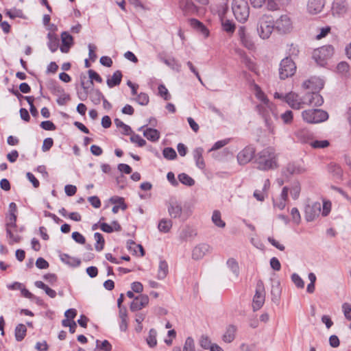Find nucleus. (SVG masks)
Masks as SVG:
<instances>
[{
  "label": "nucleus",
  "mask_w": 351,
  "mask_h": 351,
  "mask_svg": "<svg viewBox=\"0 0 351 351\" xmlns=\"http://www.w3.org/2000/svg\"><path fill=\"white\" fill-rule=\"evenodd\" d=\"M258 168L267 171L277 168V155L272 147H267L258 153L256 160Z\"/></svg>",
  "instance_id": "nucleus-1"
},
{
  "label": "nucleus",
  "mask_w": 351,
  "mask_h": 351,
  "mask_svg": "<svg viewBox=\"0 0 351 351\" xmlns=\"http://www.w3.org/2000/svg\"><path fill=\"white\" fill-rule=\"evenodd\" d=\"M289 193L293 199H298L301 193L300 182L298 180H295L291 183L290 186H284L282 189L279 200H274V206L278 207L280 210L284 209L286 206V202L288 199Z\"/></svg>",
  "instance_id": "nucleus-2"
},
{
  "label": "nucleus",
  "mask_w": 351,
  "mask_h": 351,
  "mask_svg": "<svg viewBox=\"0 0 351 351\" xmlns=\"http://www.w3.org/2000/svg\"><path fill=\"white\" fill-rule=\"evenodd\" d=\"M274 28V22L271 16L263 14L259 17L256 30L258 36L261 38H269Z\"/></svg>",
  "instance_id": "nucleus-3"
},
{
  "label": "nucleus",
  "mask_w": 351,
  "mask_h": 351,
  "mask_svg": "<svg viewBox=\"0 0 351 351\" xmlns=\"http://www.w3.org/2000/svg\"><path fill=\"white\" fill-rule=\"evenodd\" d=\"M232 9L237 21L244 23L247 20L250 15V7L245 0H233Z\"/></svg>",
  "instance_id": "nucleus-4"
},
{
  "label": "nucleus",
  "mask_w": 351,
  "mask_h": 351,
  "mask_svg": "<svg viewBox=\"0 0 351 351\" xmlns=\"http://www.w3.org/2000/svg\"><path fill=\"white\" fill-rule=\"evenodd\" d=\"M303 120L308 123H319L328 119L327 112L321 109L306 110L302 112Z\"/></svg>",
  "instance_id": "nucleus-5"
},
{
  "label": "nucleus",
  "mask_w": 351,
  "mask_h": 351,
  "mask_svg": "<svg viewBox=\"0 0 351 351\" xmlns=\"http://www.w3.org/2000/svg\"><path fill=\"white\" fill-rule=\"evenodd\" d=\"M334 49L330 45H325L314 50L313 53V58L315 62L324 66L326 61L333 55Z\"/></svg>",
  "instance_id": "nucleus-6"
},
{
  "label": "nucleus",
  "mask_w": 351,
  "mask_h": 351,
  "mask_svg": "<svg viewBox=\"0 0 351 351\" xmlns=\"http://www.w3.org/2000/svg\"><path fill=\"white\" fill-rule=\"evenodd\" d=\"M296 70V66L294 62L290 58H284L280 64L279 69L280 77L285 80L289 77L292 76Z\"/></svg>",
  "instance_id": "nucleus-7"
},
{
  "label": "nucleus",
  "mask_w": 351,
  "mask_h": 351,
  "mask_svg": "<svg viewBox=\"0 0 351 351\" xmlns=\"http://www.w3.org/2000/svg\"><path fill=\"white\" fill-rule=\"evenodd\" d=\"M265 291L263 281L258 280L256 286V291L253 298L252 307L254 311L260 309L265 303Z\"/></svg>",
  "instance_id": "nucleus-8"
},
{
  "label": "nucleus",
  "mask_w": 351,
  "mask_h": 351,
  "mask_svg": "<svg viewBox=\"0 0 351 351\" xmlns=\"http://www.w3.org/2000/svg\"><path fill=\"white\" fill-rule=\"evenodd\" d=\"M275 29L282 34H288L293 29V23L291 18L285 14L280 16L274 23Z\"/></svg>",
  "instance_id": "nucleus-9"
},
{
  "label": "nucleus",
  "mask_w": 351,
  "mask_h": 351,
  "mask_svg": "<svg viewBox=\"0 0 351 351\" xmlns=\"http://www.w3.org/2000/svg\"><path fill=\"white\" fill-rule=\"evenodd\" d=\"M306 171V169L302 163L292 162L288 163L282 169V174L285 176L300 175Z\"/></svg>",
  "instance_id": "nucleus-10"
},
{
  "label": "nucleus",
  "mask_w": 351,
  "mask_h": 351,
  "mask_svg": "<svg viewBox=\"0 0 351 351\" xmlns=\"http://www.w3.org/2000/svg\"><path fill=\"white\" fill-rule=\"evenodd\" d=\"M257 110L260 114L264 118L265 121L267 126L270 125V118L271 115L276 116L274 112V105L269 101L268 104H260L256 106Z\"/></svg>",
  "instance_id": "nucleus-11"
},
{
  "label": "nucleus",
  "mask_w": 351,
  "mask_h": 351,
  "mask_svg": "<svg viewBox=\"0 0 351 351\" xmlns=\"http://www.w3.org/2000/svg\"><path fill=\"white\" fill-rule=\"evenodd\" d=\"M285 101L293 109L300 110L304 108L303 97H301L294 92H290L285 95Z\"/></svg>",
  "instance_id": "nucleus-12"
},
{
  "label": "nucleus",
  "mask_w": 351,
  "mask_h": 351,
  "mask_svg": "<svg viewBox=\"0 0 351 351\" xmlns=\"http://www.w3.org/2000/svg\"><path fill=\"white\" fill-rule=\"evenodd\" d=\"M321 204L313 202L306 206L304 209V217L307 221H314L320 214Z\"/></svg>",
  "instance_id": "nucleus-13"
},
{
  "label": "nucleus",
  "mask_w": 351,
  "mask_h": 351,
  "mask_svg": "<svg viewBox=\"0 0 351 351\" xmlns=\"http://www.w3.org/2000/svg\"><path fill=\"white\" fill-rule=\"evenodd\" d=\"M324 81L317 77H312L309 80L304 82L302 87L305 90H309L311 92H319L324 87Z\"/></svg>",
  "instance_id": "nucleus-14"
},
{
  "label": "nucleus",
  "mask_w": 351,
  "mask_h": 351,
  "mask_svg": "<svg viewBox=\"0 0 351 351\" xmlns=\"http://www.w3.org/2000/svg\"><path fill=\"white\" fill-rule=\"evenodd\" d=\"M212 252V247L206 243H200L196 245L192 251V258L194 260H200L206 254Z\"/></svg>",
  "instance_id": "nucleus-15"
},
{
  "label": "nucleus",
  "mask_w": 351,
  "mask_h": 351,
  "mask_svg": "<svg viewBox=\"0 0 351 351\" xmlns=\"http://www.w3.org/2000/svg\"><path fill=\"white\" fill-rule=\"evenodd\" d=\"M254 154L255 149L254 147L250 146L245 147L237 155L238 162L241 165L248 163L253 158Z\"/></svg>",
  "instance_id": "nucleus-16"
},
{
  "label": "nucleus",
  "mask_w": 351,
  "mask_h": 351,
  "mask_svg": "<svg viewBox=\"0 0 351 351\" xmlns=\"http://www.w3.org/2000/svg\"><path fill=\"white\" fill-rule=\"evenodd\" d=\"M149 297L145 294H141L134 298L130 304V308L132 311H138L146 307L149 304Z\"/></svg>",
  "instance_id": "nucleus-17"
},
{
  "label": "nucleus",
  "mask_w": 351,
  "mask_h": 351,
  "mask_svg": "<svg viewBox=\"0 0 351 351\" xmlns=\"http://www.w3.org/2000/svg\"><path fill=\"white\" fill-rule=\"evenodd\" d=\"M239 40L241 44L248 49H254L255 47L254 43L252 36L246 32L244 27H241L238 30Z\"/></svg>",
  "instance_id": "nucleus-18"
},
{
  "label": "nucleus",
  "mask_w": 351,
  "mask_h": 351,
  "mask_svg": "<svg viewBox=\"0 0 351 351\" xmlns=\"http://www.w3.org/2000/svg\"><path fill=\"white\" fill-rule=\"evenodd\" d=\"M348 4L346 0H333L332 12L333 15L341 16L348 11Z\"/></svg>",
  "instance_id": "nucleus-19"
},
{
  "label": "nucleus",
  "mask_w": 351,
  "mask_h": 351,
  "mask_svg": "<svg viewBox=\"0 0 351 351\" xmlns=\"http://www.w3.org/2000/svg\"><path fill=\"white\" fill-rule=\"evenodd\" d=\"M298 140L302 143H309L313 141V133L308 129L302 128L298 130L295 133Z\"/></svg>",
  "instance_id": "nucleus-20"
},
{
  "label": "nucleus",
  "mask_w": 351,
  "mask_h": 351,
  "mask_svg": "<svg viewBox=\"0 0 351 351\" xmlns=\"http://www.w3.org/2000/svg\"><path fill=\"white\" fill-rule=\"evenodd\" d=\"M324 6V0H308L307 10L310 14H316L322 10Z\"/></svg>",
  "instance_id": "nucleus-21"
},
{
  "label": "nucleus",
  "mask_w": 351,
  "mask_h": 351,
  "mask_svg": "<svg viewBox=\"0 0 351 351\" xmlns=\"http://www.w3.org/2000/svg\"><path fill=\"white\" fill-rule=\"evenodd\" d=\"M61 40L60 51L62 53H67L73 44V37L67 32H63L61 34Z\"/></svg>",
  "instance_id": "nucleus-22"
},
{
  "label": "nucleus",
  "mask_w": 351,
  "mask_h": 351,
  "mask_svg": "<svg viewBox=\"0 0 351 351\" xmlns=\"http://www.w3.org/2000/svg\"><path fill=\"white\" fill-rule=\"evenodd\" d=\"M270 187V182L269 179H266L264 181V184L262 190H255L254 192V197L258 200L263 202L265 197L267 195V191Z\"/></svg>",
  "instance_id": "nucleus-23"
},
{
  "label": "nucleus",
  "mask_w": 351,
  "mask_h": 351,
  "mask_svg": "<svg viewBox=\"0 0 351 351\" xmlns=\"http://www.w3.org/2000/svg\"><path fill=\"white\" fill-rule=\"evenodd\" d=\"M237 328L234 325H229L222 336V339L226 343H231L234 341L236 337Z\"/></svg>",
  "instance_id": "nucleus-24"
},
{
  "label": "nucleus",
  "mask_w": 351,
  "mask_h": 351,
  "mask_svg": "<svg viewBox=\"0 0 351 351\" xmlns=\"http://www.w3.org/2000/svg\"><path fill=\"white\" fill-rule=\"evenodd\" d=\"M47 38L49 40L47 46L50 51L54 53L59 47V38L56 34L51 32L47 34Z\"/></svg>",
  "instance_id": "nucleus-25"
},
{
  "label": "nucleus",
  "mask_w": 351,
  "mask_h": 351,
  "mask_svg": "<svg viewBox=\"0 0 351 351\" xmlns=\"http://www.w3.org/2000/svg\"><path fill=\"white\" fill-rule=\"evenodd\" d=\"M203 152L204 150L201 147H197L193 151V157L195 160L196 165L200 169H203L205 167V164L202 156Z\"/></svg>",
  "instance_id": "nucleus-26"
},
{
  "label": "nucleus",
  "mask_w": 351,
  "mask_h": 351,
  "mask_svg": "<svg viewBox=\"0 0 351 351\" xmlns=\"http://www.w3.org/2000/svg\"><path fill=\"white\" fill-rule=\"evenodd\" d=\"M190 24L193 28L200 32L205 38L208 36V29L200 21L197 19H192L190 20Z\"/></svg>",
  "instance_id": "nucleus-27"
},
{
  "label": "nucleus",
  "mask_w": 351,
  "mask_h": 351,
  "mask_svg": "<svg viewBox=\"0 0 351 351\" xmlns=\"http://www.w3.org/2000/svg\"><path fill=\"white\" fill-rule=\"evenodd\" d=\"M122 79V73L120 71H115L110 78L107 80V85L110 88L118 86L120 84Z\"/></svg>",
  "instance_id": "nucleus-28"
},
{
  "label": "nucleus",
  "mask_w": 351,
  "mask_h": 351,
  "mask_svg": "<svg viewBox=\"0 0 351 351\" xmlns=\"http://www.w3.org/2000/svg\"><path fill=\"white\" fill-rule=\"evenodd\" d=\"M119 317L121 319L119 328L121 331H126L128 329V313L126 308H121L119 311Z\"/></svg>",
  "instance_id": "nucleus-29"
},
{
  "label": "nucleus",
  "mask_w": 351,
  "mask_h": 351,
  "mask_svg": "<svg viewBox=\"0 0 351 351\" xmlns=\"http://www.w3.org/2000/svg\"><path fill=\"white\" fill-rule=\"evenodd\" d=\"M143 135L149 141L152 142L157 141L160 138V132L156 129L154 128H147L144 130Z\"/></svg>",
  "instance_id": "nucleus-30"
},
{
  "label": "nucleus",
  "mask_w": 351,
  "mask_h": 351,
  "mask_svg": "<svg viewBox=\"0 0 351 351\" xmlns=\"http://www.w3.org/2000/svg\"><path fill=\"white\" fill-rule=\"evenodd\" d=\"M328 171L332 176L335 178H340L343 173L341 167L335 163H330L328 165Z\"/></svg>",
  "instance_id": "nucleus-31"
},
{
  "label": "nucleus",
  "mask_w": 351,
  "mask_h": 351,
  "mask_svg": "<svg viewBox=\"0 0 351 351\" xmlns=\"http://www.w3.org/2000/svg\"><path fill=\"white\" fill-rule=\"evenodd\" d=\"M168 211L171 217H180L182 214V206L178 203H172L169 206Z\"/></svg>",
  "instance_id": "nucleus-32"
},
{
  "label": "nucleus",
  "mask_w": 351,
  "mask_h": 351,
  "mask_svg": "<svg viewBox=\"0 0 351 351\" xmlns=\"http://www.w3.org/2000/svg\"><path fill=\"white\" fill-rule=\"evenodd\" d=\"M168 264L165 261H160L158 265L157 278L158 280L164 279L168 274Z\"/></svg>",
  "instance_id": "nucleus-33"
},
{
  "label": "nucleus",
  "mask_w": 351,
  "mask_h": 351,
  "mask_svg": "<svg viewBox=\"0 0 351 351\" xmlns=\"http://www.w3.org/2000/svg\"><path fill=\"white\" fill-rule=\"evenodd\" d=\"M172 225L171 219H162L158 223V228L160 232L167 233L171 230Z\"/></svg>",
  "instance_id": "nucleus-34"
},
{
  "label": "nucleus",
  "mask_w": 351,
  "mask_h": 351,
  "mask_svg": "<svg viewBox=\"0 0 351 351\" xmlns=\"http://www.w3.org/2000/svg\"><path fill=\"white\" fill-rule=\"evenodd\" d=\"M212 221L217 227L223 228L226 226V223L221 219V214L219 210H215L212 215Z\"/></svg>",
  "instance_id": "nucleus-35"
},
{
  "label": "nucleus",
  "mask_w": 351,
  "mask_h": 351,
  "mask_svg": "<svg viewBox=\"0 0 351 351\" xmlns=\"http://www.w3.org/2000/svg\"><path fill=\"white\" fill-rule=\"evenodd\" d=\"M35 286L39 289H42L45 291L47 295H48L50 298H54L56 296V292L53 289L49 288L47 285H46L42 281H36Z\"/></svg>",
  "instance_id": "nucleus-36"
},
{
  "label": "nucleus",
  "mask_w": 351,
  "mask_h": 351,
  "mask_svg": "<svg viewBox=\"0 0 351 351\" xmlns=\"http://www.w3.org/2000/svg\"><path fill=\"white\" fill-rule=\"evenodd\" d=\"M27 328L23 324H19L15 328V338L18 341H22L26 335Z\"/></svg>",
  "instance_id": "nucleus-37"
},
{
  "label": "nucleus",
  "mask_w": 351,
  "mask_h": 351,
  "mask_svg": "<svg viewBox=\"0 0 351 351\" xmlns=\"http://www.w3.org/2000/svg\"><path fill=\"white\" fill-rule=\"evenodd\" d=\"M157 332L155 329L152 328L149 331V335L146 339V341L149 347L154 348L157 344L156 340Z\"/></svg>",
  "instance_id": "nucleus-38"
},
{
  "label": "nucleus",
  "mask_w": 351,
  "mask_h": 351,
  "mask_svg": "<svg viewBox=\"0 0 351 351\" xmlns=\"http://www.w3.org/2000/svg\"><path fill=\"white\" fill-rule=\"evenodd\" d=\"M226 264L228 267L235 275V276L238 277L239 274V267L237 261L234 258H230L227 261Z\"/></svg>",
  "instance_id": "nucleus-39"
},
{
  "label": "nucleus",
  "mask_w": 351,
  "mask_h": 351,
  "mask_svg": "<svg viewBox=\"0 0 351 351\" xmlns=\"http://www.w3.org/2000/svg\"><path fill=\"white\" fill-rule=\"evenodd\" d=\"M255 95L261 104H268L269 100L258 85H255Z\"/></svg>",
  "instance_id": "nucleus-40"
},
{
  "label": "nucleus",
  "mask_w": 351,
  "mask_h": 351,
  "mask_svg": "<svg viewBox=\"0 0 351 351\" xmlns=\"http://www.w3.org/2000/svg\"><path fill=\"white\" fill-rule=\"evenodd\" d=\"M94 238L96 241L95 250L97 251H101L104 249L105 241L101 234L95 232Z\"/></svg>",
  "instance_id": "nucleus-41"
},
{
  "label": "nucleus",
  "mask_w": 351,
  "mask_h": 351,
  "mask_svg": "<svg viewBox=\"0 0 351 351\" xmlns=\"http://www.w3.org/2000/svg\"><path fill=\"white\" fill-rule=\"evenodd\" d=\"M178 180L181 183L186 186H191L195 184L194 180L184 173L178 175Z\"/></svg>",
  "instance_id": "nucleus-42"
},
{
  "label": "nucleus",
  "mask_w": 351,
  "mask_h": 351,
  "mask_svg": "<svg viewBox=\"0 0 351 351\" xmlns=\"http://www.w3.org/2000/svg\"><path fill=\"white\" fill-rule=\"evenodd\" d=\"M222 27L223 29L228 33H233L235 29L234 23L228 19L222 20Z\"/></svg>",
  "instance_id": "nucleus-43"
},
{
  "label": "nucleus",
  "mask_w": 351,
  "mask_h": 351,
  "mask_svg": "<svg viewBox=\"0 0 351 351\" xmlns=\"http://www.w3.org/2000/svg\"><path fill=\"white\" fill-rule=\"evenodd\" d=\"M310 145L312 147L315 149H322L328 147L330 145V143L328 140H316L312 141L310 143Z\"/></svg>",
  "instance_id": "nucleus-44"
},
{
  "label": "nucleus",
  "mask_w": 351,
  "mask_h": 351,
  "mask_svg": "<svg viewBox=\"0 0 351 351\" xmlns=\"http://www.w3.org/2000/svg\"><path fill=\"white\" fill-rule=\"evenodd\" d=\"M12 228H6V234L7 237L10 239L9 243L10 245L14 244V243H19L20 242L21 237L18 234H14L12 232Z\"/></svg>",
  "instance_id": "nucleus-45"
},
{
  "label": "nucleus",
  "mask_w": 351,
  "mask_h": 351,
  "mask_svg": "<svg viewBox=\"0 0 351 351\" xmlns=\"http://www.w3.org/2000/svg\"><path fill=\"white\" fill-rule=\"evenodd\" d=\"M114 123L117 125V127L123 128V133L124 134L128 135L132 133L131 128L129 125L125 124L120 119H115Z\"/></svg>",
  "instance_id": "nucleus-46"
},
{
  "label": "nucleus",
  "mask_w": 351,
  "mask_h": 351,
  "mask_svg": "<svg viewBox=\"0 0 351 351\" xmlns=\"http://www.w3.org/2000/svg\"><path fill=\"white\" fill-rule=\"evenodd\" d=\"M252 5L254 8H261L266 4L267 8L269 10H276L277 9H271L270 6V0H250Z\"/></svg>",
  "instance_id": "nucleus-47"
},
{
  "label": "nucleus",
  "mask_w": 351,
  "mask_h": 351,
  "mask_svg": "<svg viewBox=\"0 0 351 351\" xmlns=\"http://www.w3.org/2000/svg\"><path fill=\"white\" fill-rule=\"evenodd\" d=\"M163 156L168 160H173L177 157L176 151L171 147H166L162 152Z\"/></svg>",
  "instance_id": "nucleus-48"
},
{
  "label": "nucleus",
  "mask_w": 351,
  "mask_h": 351,
  "mask_svg": "<svg viewBox=\"0 0 351 351\" xmlns=\"http://www.w3.org/2000/svg\"><path fill=\"white\" fill-rule=\"evenodd\" d=\"M291 280L298 288L303 289L304 287V282L298 274L293 273L291 275Z\"/></svg>",
  "instance_id": "nucleus-49"
},
{
  "label": "nucleus",
  "mask_w": 351,
  "mask_h": 351,
  "mask_svg": "<svg viewBox=\"0 0 351 351\" xmlns=\"http://www.w3.org/2000/svg\"><path fill=\"white\" fill-rule=\"evenodd\" d=\"M313 101L310 102V106H320L324 102L322 97L315 91L313 92Z\"/></svg>",
  "instance_id": "nucleus-50"
},
{
  "label": "nucleus",
  "mask_w": 351,
  "mask_h": 351,
  "mask_svg": "<svg viewBox=\"0 0 351 351\" xmlns=\"http://www.w3.org/2000/svg\"><path fill=\"white\" fill-rule=\"evenodd\" d=\"M61 259L62 261L73 266H78L81 263L79 259L71 258L67 254H63Z\"/></svg>",
  "instance_id": "nucleus-51"
},
{
  "label": "nucleus",
  "mask_w": 351,
  "mask_h": 351,
  "mask_svg": "<svg viewBox=\"0 0 351 351\" xmlns=\"http://www.w3.org/2000/svg\"><path fill=\"white\" fill-rule=\"evenodd\" d=\"M136 101L138 104L141 106H146L148 104L149 101V96L146 93H141L137 95Z\"/></svg>",
  "instance_id": "nucleus-52"
},
{
  "label": "nucleus",
  "mask_w": 351,
  "mask_h": 351,
  "mask_svg": "<svg viewBox=\"0 0 351 351\" xmlns=\"http://www.w3.org/2000/svg\"><path fill=\"white\" fill-rule=\"evenodd\" d=\"M280 117L285 124H291L293 119V112L291 110H287Z\"/></svg>",
  "instance_id": "nucleus-53"
},
{
  "label": "nucleus",
  "mask_w": 351,
  "mask_h": 351,
  "mask_svg": "<svg viewBox=\"0 0 351 351\" xmlns=\"http://www.w3.org/2000/svg\"><path fill=\"white\" fill-rule=\"evenodd\" d=\"M183 351H195V343L193 338L190 337L186 338L184 345Z\"/></svg>",
  "instance_id": "nucleus-54"
},
{
  "label": "nucleus",
  "mask_w": 351,
  "mask_h": 351,
  "mask_svg": "<svg viewBox=\"0 0 351 351\" xmlns=\"http://www.w3.org/2000/svg\"><path fill=\"white\" fill-rule=\"evenodd\" d=\"M348 71L349 65L346 62H341L337 66V71L341 75H346Z\"/></svg>",
  "instance_id": "nucleus-55"
},
{
  "label": "nucleus",
  "mask_w": 351,
  "mask_h": 351,
  "mask_svg": "<svg viewBox=\"0 0 351 351\" xmlns=\"http://www.w3.org/2000/svg\"><path fill=\"white\" fill-rule=\"evenodd\" d=\"M130 141L134 143H136L139 147H143L146 144V141L138 134H132Z\"/></svg>",
  "instance_id": "nucleus-56"
},
{
  "label": "nucleus",
  "mask_w": 351,
  "mask_h": 351,
  "mask_svg": "<svg viewBox=\"0 0 351 351\" xmlns=\"http://www.w3.org/2000/svg\"><path fill=\"white\" fill-rule=\"evenodd\" d=\"M292 220L296 224H299L301 221L300 213L297 208H293L291 210Z\"/></svg>",
  "instance_id": "nucleus-57"
},
{
  "label": "nucleus",
  "mask_w": 351,
  "mask_h": 351,
  "mask_svg": "<svg viewBox=\"0 0 351 351\" xmlns=\"http://www.w3.org/2000/svg\"><path fill=\"white\" fill-rule=\"evenodd\" d=\"M110 201L114 204H120L121 209L123 210H125L127 208L126 204L124 203V199L123 197L114 196L110 198Z\"/></svg>",
  "instance_id": "nucleus-58"
},
{
  "label": "nucleus",
  "mask_w": 351,
  "mask_h": 351,
  "mask_svg": "<svg viewBox=\"0 0 351 351\" xmlns=\"http://www.w3.org/2000/svg\"><path fill=\"white\" fill-rule=\"evenodd\" d=\"M342 310L345 317L351 321V304L347 302L343 303L342 304Z\"/></svg>",
  "instance_id": "nucleus-59"
},
{
  "label": "nucleus",
  "mask_w": 351,
  "mask_h": 351,
  "mask_svg": "<svg viewBox=\"0 0 351 351\" xmlns=\"http://www.w3.org/2000/svg\"><path fill=\"white\" fill-rule=\"evenodd\" d=\"M16 214L9 213V216L8 218V222L6 223V228H15L16 227Z\"/></svg>",
  "instance_id": "nucleus-60"
},
{
  "label": "nucleus",
  "mask_w": 351,
  "mask_h": 351,
  "mask_svg": "<svg viewBox=\"0 0 351 351\" xmlns=\"http://www.w3.org/2000/svg\"><path fill=\"white\" fill-rule=\"evenodd\" d=\"M158 92L161 97H162L165 100H169L171 98V95L169 94L168 90L165 87V85L160 84L158 86Z\"/></svg>",
  "instance_id": "nucleus-61"
},
{
  "label": "nucleus",
  "mask_w": 351,
  "mask_h": 351,
  "mask_svg": "<svg viewBox=\"0 0 351 351\" xmlns=\"http://www.w3.org/2000/svg\"><path fill=\"white\" fill-rule=\"evenodd\" d=\"M99 341L97 340V347L101 350L110 351L112 350V346L108 340L103 341L100 345H99Z\"/></svg>",
  "instance_id": "nucleus-62"
},
{
  "label": "nucleus",
  "mask_w": 351,
  "mask_h": 351,
  "mask_svg": "<svg viewBox=\"0 0 351 351\" xmlns=\"http://www.w3.org/2000/svg\"><path fill=\"white\" fill-rule=\"evenodd\" d=\"M40 127L45 130H55L56 129L54 123L51 121H44L41 122Z\"/></svg>",
  "instance_id": "nucleus-63"
},
{
  "label": "nucleus",
  "mask_w": 351,
  "mask_h": 351,
  "mask_svg": "<svg viewBox=\"0 0 351 351\" xmlns=\"http://www.w3.org/2000/svg\"><path fill=\"white\" fill-rule=\"evenodd\" d=\"M199 344L204 349H210L212 343L208 337L202 336L199 340Z\"/></svg>",
  "instance_id": "nucleus-64"
}]
</instances>
